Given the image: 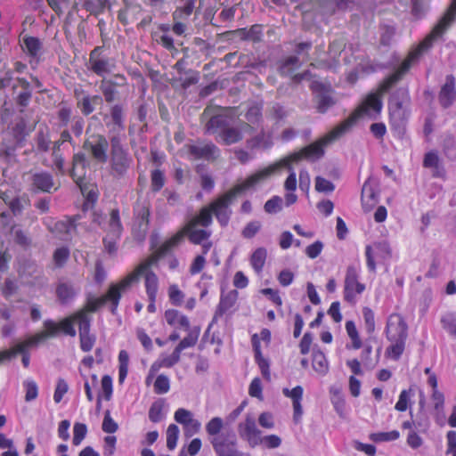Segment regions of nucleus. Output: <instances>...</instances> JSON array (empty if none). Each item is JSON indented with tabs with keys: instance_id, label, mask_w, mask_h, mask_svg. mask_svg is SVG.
I'll list each match as a JSON object with an SVG mask.
<instances>
[{
	"instance_id": "14",
	"label": "nucleus",
	"mask_w": 456,
	"mask_h": 456,
	"mask_svg": "<svg viewBox=\"0 0 456 456\" xmlns=\"http://www.w3.org/2000/svg\"><path fill=\"white\" fill-rule=\"evenodd\" d=\"M224 420L220 417L212 418L205 426L208 440L215 450V443L224 442L226 440H235L236 436L232 432L222 433Z\"/></svg>"
},
{
	"instance_id": "26",
	"label": "nucleus",
	"mask_w": 456,
	"mask_h": 456,
	"mask_svg": "<svg viewBox=\"0 0 456 456\" xmlns=\"http://www.w3.org/2000/svg\"><path fill=\"white\" fill-rule=\"evenodd\" d=\"M157 264H158V262L156 264H154V265H156ZM151 266H153V265H147V267L144 268L138 274V278L142 274H144L145 289H146V293L149 297V300L156 301L157 293H158V289H159V278L152 271L150 270V268Z\"/></svg>"
},
{
	"instance_id": "20",
	"label": "nucleus",
	"mask_w": 456,
	"mask_h": 456,
	"mask_svg": "<svg viewBox=\"0 0 456 456\" xmlns=\"http://www.w3.org/2000/svg\"><path fill=\"white\" fill-rule=\"evenodd\" d=\"M362 204L365 212L370 211L379 203L378 183L368 178L362 188Z\"/></svg>"
},
{
	"instance_id": "6",
	"label": "nucleus",
	"mask_w": 456,
	"mask_h": 456,
	"mask_svg": "<svg viewBox=\"0 0 456 456\" xmlns=\"http://www.w3.org/2000/svg\"><path fill=\"white\" fill-rule=\"evenodd\" d=\"M206 132L215 134L219 131V137L226 145L236 143L242 140L243 133H250L252 126L246 122H240L238 126H230L226 117L223 115L213 116L206 124Z\"/></svg>"
},
{
	"instance_id": "30",
	"label": "nucleus",
	"mask_w": 456,
	"mask_h": 456,
	"mask_svg": "<svg viewBox=\"0 0 456 456\" xmlns=\"http://www.w3.org/2000/svg\"><path fill=\"white\" fill-rule=\"evenodd\" d=\"M423 166L424 167L431 168L433 176L435 177H443L444 175L445 172L441 164L439 156L435 151H429L425 154Z\"/></svg>"
},
{
	"instance_id": "29",
	"label": "nucleus",
	"mask_w": 456,
	"mask_h": 456,
	"mask_svg": "<svg viewBox=\"0 0 456 456\" xmlns=\"http://www.w3.org/2000/svg\"><path fill=\"white\" fill-rule=\"evenodd\" d=\"M215 452L216 456H250L237 450V438L224 442L215 443Z\"/></svg>"
},
{
	"instance_id": "47",
	"label": "nucleus",
	"mask_w": 456,
	"mask_h": 456,
	"mask_svg": "<svg viewBox=\"0 0 456 456\" xmlns=\"http://www.w3.org/2000/svg\"><path fill=\"white\" fill-rule=\"evenodd\" d=\"M443 151L450 159H456V139L452 135H446L443 141Z\"/></svg>"
},
{
	"instance_id": "15",
	"label": "nucleus",
	"mask_w": 456,
	"mask_h": 456,
	"mask_svg": "<svg viewBox=\"0 0 456 456\" xmlns=\"http://www.w3.org/2000/svg\"><path fill=\"white\" fill-rule=\"evenodd\" d=\"M74 97L77 101V107L85 116L93 113L95 110V107L102 105L103 102L101 95H90L80 86L74 89Z\"/></svg>"
},
{
	"instance_id": "7",
	"label": "nucleus",
	"mask_w": 456,
	"mask_h": 456,
	"mask_svg": "<svg viewBox=\"0 0 456 456\" xmlns=\"http://www.w3.org/2000/svg\"><path fill=\"white\" fill-rule=\"evenodd\" d=\"M132 158L126 149L124 148L121 138L114 135L110 138V174L113 177H123L129 169Z\"/></svg>"
},
{
	"instance_id": "2",
	"label": "nucleus",
	"mask_w": 456,
	"mask_h": 456,
	"mask_svg": "<svg viewBox=\"0 0 456 456\" xmlns=\"http://www.w3.org/2000/svg\"><path fill=\"white\" fill-rule=\"evenodd\" d=\"M359 115L358 113H353L318 141L261 169L264 175L267 179L271 175L280 172L282 168L291 170V165L298 163L304 159L308 160L321 159L324 155V148L349 132L356 122Z\"/></svg>"
},
{
	"instance_id": "50",
	"label": "nucleus",
	"mask_w": 456,
	"mask_h": 456,
	"mask_svg": "<svg viewBox=\"0 0 456 456\" xmlns=\"http://www.w3.org/2000/svg\"><path fill=\"white\" fill-rule=\"evenodd\" d=\"M100 90L102 91L104 100L107 102H112L115 100L117 91L115 86L106 78H103L100 84Z\"/></svg>"
},
{
	"instance_id": "54",
	"label": "nucleus",
	"mask_w": 456,
	"mask_h": 456,
	"mask_svg": "<svg viewBox=\"0 0 456 456\" xmlns=\"http://www.w3.org/2000/svg\"><path fill=\"white\" fill-rule=\"evenodd\" d=\"M262 228L260 221L253 220L246 224L241 231V235L245 239H252Z\"/></svg>"
},
{
	"instance_id": "39",
	"label": "nucleus",
	"mask_w": 456,
	"mask_h": 456,
	"mask_svg": "<svg viewBox=\"0 0 456 456\" xmlns=\"http://www.w3.org/2000/svg\"><path fill=\"white\" fill-rule=\"evenodd\" d=\"M267 251L265 248H257L250 256V264L256 273H260L265 264Z\"/></svg>"
},
{
	"instance_id": "46",
	"label": "nucleus",
	"mask_w": 456,
	"mask_h": 456,
	"mask_svg": "<svg viewBox=\"0 0 456 456\" xmlns=\"http://www.w3.org/2000/svg\"><path fill=\"white\" fill-rule=\"evenodd\" d=\"M86 164H87V160H86L85 153H83V152L75 153L72 158V167L69 171L70 176L73 179H76V177H77V169L78 167L85 169ZM78 177H80V175H78Z\"/></svg>"
},
{
	"instance_id": "37",
	"label": "nucleus",
	"mask_w": 456,
	"mask_h": 456,
	"mask_svg": "<svg viewBox=\"0 0 456 456\" xmlns=\"http://www.w3.org/2000/svg\"><path fill=\"white\" fill-rule=\"evenodd\" d=\"M212 210L210 208V206L204 207L200 209L198 216H193L187 224H193V225H200L203 227H208L212 224L213 218H212Z\"/></svg>"
},
{
	"instance_id": "33",
	"label": "nucleus",
	"mask_w": 456,
	"mask_h": 456,
	"mask_svg": "<svg viewBox=\"0 0 456 456\" xmlns=\"http://www.w3.org/2000/svg\"><path fill=\"white\" fill-rule=\"evenodd\" d=\"M247 147L250 150H266L272 147L273 140L270 134L261 130L259 134L247 140Z\"/></svg>"
},
{
	"instance_id": "34",
	"label": "nucleus",
	"mask_w": 456,
	"mask_h": 456,
	"mask_svg": "<svg viewBox=\"0 0 456 456\" xmlns=\"http://www.w3.org/2000/svg\"><path fill=\"white\" fill-rule=\"evenodd\" d=\"M150 210L147 206H141L136 210V221L139 229L137 235L139 240H143L146 236L149 226Z\"/></svg>"
},
{
	"instance_id": "23",
	"label": "nucleus",
	"mask_w": 456,
	"mask_h": 456,
	"mask_svg": "<svg viewBox=\"0 0 456 456\" xmlns=\"http://www.w3.org/2000/svg\"><path fill=\"white\" fill-rule=\"evenodd\" d=\"M81 218V215H76L68 217L66 220L59 221L54 224L53 231L61 236L63 240H68L77 233V221Z\"/></svg>"
},
{
	"instance_id": "12",
	"label": "nucleus",
	"mask_w": 456,
	"mask_h": 456,
	"mask_svg": "<svg viewBox=\"0 0 456 456\" xmlns=\"http://www.w3.org/2000/svg\"><path fill=\"white\" fill-rule=\"evenodd\" d=\"M311 89L315 94L314 99L316 102V108L320 113H325L336 103L332 89L330 86H326L318 81H314L311 85Z\"/></svg>"
},
{
	"instance_id": "51",
	"label": "nucleus",
	"mask_w": 456,
	"mask_h": 456,
	"mask_svg": "<svg viewBox=\"0 0 456 456\" xmlns=\"http://www.w3.org/2000/svg\"><path fill=\"white\" fill-rule=\"evenodd\" d=\"M179 428L175 424H170L167 429V447L169 450H174L176 447Z\"/></svg>"
},
{
	"instance_id": "41",
	"label": "nucleus",
	"mask_w": 456,
	"mask_h": 456,
	"mask_svg": "<svg viewBox=\"0 0 456 456\" xmlns=\"http://www.w3.org/2000/svg\"><path fill=\"white\" fill-rule=\"evenodd\" d=\"M299 67V58L297 56H289L281 63L279 70L282 76H288Z\"/></svg>"
},
{
	"instance_id": "1",
	"label": "nucleus",
	"mask_w": 456,
	"mask_h": 456,
	"mask_svg": "<svg viewBox=\"0 0 456 456\" xmlns=\"http://www.w3.org/2000/svg\"><path fill=\"white\" fill-rule=\"evenodd\" d=\"M456 19V13L446 11L432 31L423 39L419 45L412 49L400 67L383 80L379 88V94H370L360 108V114L370 116L372 113L379 114L382 108L380 95L388 92L398 81L402 79L411 67L415 64L419 57L431 48L435 40L442 37L443 34L451 27Z\"/></svg>"
},
{
	"instance_id": "38",
	"label": "nucleus",
	"mask_w": 456,
	"mask_h": 456,
	"mask_svg": "<svg viewBox=\"0 0 456 456\" xmlns=\"http://www.w3.org/2000/svg\"><path fill=\"white\" fill-rule=\"evenodd\" d=\"M36 149L38 152H47L52 146L50 134L47 129H39L35 137Z\"/></svg>"
},
{
	"instance_id": "45",
	"label": "nucleus",
	"mask_w": 456,
	"mask_h": 456,
	"mask_svg": "<svg viewBox=\"0 0 456 456\" xmlns=\"http://www.w3.org/2000/svg\"><path fill=\"white\" fill-rule=\"evenodd\" d=\"M118 362V381L122 383L126 378L128 372L129 355L126 351L121 350L119 352Z\"/></svg>"
},
{
	"instance_id": "36",
	"label": "nucleus",
	"mask_w": 456,
	"mask_h": 456,
	"mask_svg": "<svg viewBox=\"0 0 456 456\" xmlns=\"http://www.w3.org/2000/svg\"><path fill=\"white\" fill-rule=\"evenodd\" d=\"M77 290L68 282H60L56 288V295L61 304H67L74 298Z\"/></svg>"
},
{
	"instance_id": "27",
	"label": "nucleus",
	"mask_w": 456,
	"mask_h": 456,
	"mask_svg": "<svg viewBox=\"0 0 456 456\" xmlns=\"http://www.w3.org/2000/svg\"><path fill=\"white\" fill-rule=\"evenodd\" d=\"M303 387L297 386L293 389L283 388L282 393L286 397L292 400L293 410H294V419L298 421L303 414V409L301 405V400L303 396Z\"/></svg>"
},
{
	"instance_id": "28",
	"label": "nucleus",
	"mask_w": 456,
	"mask_h": 456,
	"mask_svg": "<svg viewBox=\"0 0 456 456\" xmlns=\"http://www.w3.org/2000/svg\"><path fill=\"white\" fill-rule=\"evenodd\" d=\"M181 353L177 349H174L170 355H161L160 358L155 362L150 369V376L147 378V383L151 377L160 368H171L179 362Z\"/></svg>"
},
{
	"instance_id": "25",
	"label": "nucleus",
	"mask_w": 456,
	"mask_h": 456,
	"mask_svg": "<svg viewBox=\"0 0 456 456\" xmlns=\"http://www.w3.org/2000/svg\"><path fill=\"white\" fill-rule=\"evenodd\" d=\"M456 99L455 78L448 75L439 94V102L444 108L450 107Z\"/></svg>"
},
{
	"instance_id": "58",
	"label": "nucleus",
	"mask_w": 456,
	"mask_h": 456,
	"mask_svg": "<svg viewBox=\"0 0 456 456\" xmlns=\"http://www.w3.org/2000/svg\"><path fill=\"white\" fill-rule=\"evenodd\" d=\"M162 411L163 403L160 402H154L149 410L150 420L153 423L159 422L164 417Z\"/></svg>"
},
{
	"instance_id": "19",
	"label": "nucleus",
	"mask_w": 456,
	"mask_h": 456,
	"mask_svg": "<svg viewBox=\"0 0 456 456\" xmlns=\"http://www.w3.org/2000/svg\"><path fill=\"white\" fill-rule=\"evenodd\" d=\"M367 258V266L370 272L375 273L376 263L375 258L387 259L390 257L391 249L387 242H376L373 245H368L365 248Z\"/></svg>"
},
{
	"instance_id": "3",
	"label": "nucleus",
	"mask_w": 456,
	"mask_h": 456,
	"mask_svg": "<svg viewBox=\"0 0 456 456\" xmlns=\"http://www.w3.org/2000/svg\"><path fill=\"white\" fill-rule=\"evenodd\" d=\"M264 180H266V177L262 170H259L248 176L244 182L236 184L228 191L217 197L209 204L213 215H215L221 226L228 224L232 213L230 206L235 199Z\"/></svg>"
},
{
	"instance_id": "22",
	"label": "nucleus",
	"mask_w": 456,
	"mask_h": 456,
	"mask_svg": "<svg viewBox=\"0 0 456 456\" xmlns=\"http://www.w3.org/2000/svg\"><path fill=\"white\" fill-rule=\"evenodd\" d=\"M31 186L34 191L48 193L58 189V186H55L53 175L46 171L33 174L31 175Z\"/></svg>"
},
{
	"instance_id": "43",
	"label": "nucleus",
	"mask_w": 456,
	"mask_h": 456,
	"mask_svg": "<svg viewBox=\"0 0 456 456\" xmlns=\"http://www.w3.org/2000/svg\"><path fill=\"white\" fill-rule=\"evenodd\" d=\"M23 44L27 53L32 56L37 57L42 48L40 40L34 37H27L23 39Z\"/></svg>"
},
{
	"instance_id": "44",
	"label": "nucleus",
	"mask_w": 456,
	"mask_h": 456,
	"mask_svg": "<svg viewBox=\"0 0 456 456\" xmlns=\"http://www.w3.org/2000/svg\"><path fill=\"white\" fill-rule=\"evenodd\" d=\"M248 124L257 125L262 121V107L259 104L251 105L245 115Z\"/></svg>"
},
{
	"instance_id": "5",
	"label": "nucleus",
	"mask_w": 456,
	"mask_h": 456,
	"mask_svg": "<svg viewBox=\"0 0 456 456\" xmlns=\"http://www.w3.org/2000/svg\"><path fill=\"white\" fill-rule=\"evenodd\" d=\"M196 225L186 224L183 231L174 235L172 238L165 241L155 252L142 262H148L149 265H154L164 257L174 247L177 246L187 235L189 240L193 244H201L208 240L211 232L203 229H197Z\"/></svg>"
},
{
	"instance_id": "16",
	"label": "nucleus",
	"mask_w": 456,
	"mask_h": 456,
	"mask_svg": "<svg viewBox=\"0 0 456 456\" xmlns=\"http://www.w3.org/2000/svg\"><path fill=\"white\" fill-rule=\"evenodd\" d=\"M386 333L389 341L406 340L408 336L407 324L400 314H393L388 317Z\"/></svg>"
},
{
	"instance_id": "42",
	"label": "nucleus",
	"mask_w": 456,
	"mask_h": 456,
	"mask_svg": "<svg viewBox=\"0 0 456 456\" xmlns=\"http://www.w3.org/2000/svg\"><path fill=\"white\" fill-rule=\"evenodd\" d=\"M78 314V311L74 314L63 319L60 322V330H61L65 334L69 335L71 337H75L77 332L74 328V323L77 322L79 326V319L77 318Z\"/></svg>"
},
{
	"instance_id": "11",
	"label": "nucleus",
	"mask_w": 456,
	"mask_h": 456,
	"mask_svg": "<svg viewBox=\"0 0 456 456\" xmlns=\"http://www.w3.org/2000/svg\"><path fill=\"white\" fill-rule=\"evenodd\" d=\"M364 289L365 285L359 281V269L354 265H348L344 281V299L354 303Z\"/></svg>"
},
{
	"instance_id": "13",
	"label": "nucleus",
	"mask_w": 456,
	"mask_h": 456,
	"mask_svg": "<svg viewBox=\"0 0 456 456\" xmlns=\"http://www.w3.org/2000/svg\"><path fill=\"white\" fill-rule=\"evenodd\" d=\"M238 433L241 439L248 442L250 447L260 444L261 431L257 428L256 419L248 414L245 419L239 423Z\"/></svg>"
},
{
	"instance_id": "17",
	"label": "nucleus",
	"mask_w": 456,
	"mask_h": 456,
	"mask_svg": "<svg viewBox=\"0 0 456 456\" xmlns=\"http://www.w3.org/2000/svg\"><path fill=\"white\" fill-rule=\"evenodd\" d=\"M77 318L79 319V338L80 347L84 352H89L95 342V338L90 335L91 317L86 311H78Z\"/></svg>"
},
{
	"instance_id": "60",
	"label": "nucleus",
	"mask_w": 456,
	"mask_h": 456,
	"mask_svg": "<svg viewBox=\"0 0 456 456\" xmlns=\"http://www.w3.org/2000/svg\"><path fill=\"white\" fill-rule=\"evenodd\" d=\"M391 346L387 347V353L395 359H398L403 354L405 346V340H392Z\"/></svg>"
},
{
	"instance_id": "49",
	"label": "nucleus",
	"mask_w": 456,
	"mask_h": 456,
	"mask_svg": "<svg viewBox=\"0 0 456 456\" xmlns=\"http://www.w3.org/2000/svg\"><path fill=\"white\" fill-rule=\"evenodd\" d=\"M443 328L452 336L456 337V315L447 313L441 318Z\"/></svg>"
},
{
	"instance_id": "48",
	"label": "nucleus",
	"mask_w": 456,
	"mask_h": 456,
	"mask_svg": "<svg viewBox=\"0 0 456 456\" xmlns=\"http://www.w3.org/2000/svg\"><path fill=\"white\" fill-rule=\"evenodd\" d=\"M45 331L35 335V338L40 337V342L48 337H54L60 330V324L55 323L52 320H46L44 322Z\"/></svg>"
},
{
	"instance_id": "24",
	"label": "nucleus",
	"mask_w": 456,
	"mask_h": 456,
	"mask_svg": "<svg viewBox=\"0 0 456 456\" xmlns=\"http://www.w3.org/2000/svg\"><path fill=\"white\" fill-rule=\"evenodd\" d=\"M40 342V337L35 338V336L28 338L23 342L18 343L14 347L10 350H4L0 352V364L5 361L10 360L17 354H27L29 347L37 346Z\"/></svg>"
},
{
	"instance_id": "62",
	"label": "nucleus",
	"mask_w": 456,
	"mask_h": 456,
	"mask_svg": "<svg viewBox=\"0 0 456 456\" xmlns=\"http://www.w3.org/2000/svg\"><path fill=\"white\" fill-rule=\"evenodd\" d=\"M412 395V389H405L403 390L399 395L398 402L396 403L395 408L398 411H405L408 408V403L410 402L411 395Z\"/></svg>"
},
{
	"instance_id": "31",
	"label": "nucleus",
	"mask_w": 456,
	"mask_h": 456,
	"mask_svg": "<svg viewBox=\"0 0 456 456\" xmlns=\"http://www.w3.org/2000/svg\"><path fill=\"white\" fill-rule=\"evenodd\" d=\"M106 235L120 238L123 227L118 209H112L106 227L103 228Z\"/></svg>"
},
{
	"instance_id": "18",
	"label": "nucleus",
	"mask_w": 456,
	"mask_h": 456,
	"mask_svg": "<svg viewBox=\"0 0 456 456\" xmlns=\"http://www.w3.org/2000/svg\"><path fill=\"white\" fill-rule=\"evenodd\" d=\"M188 153L194 159L215 160L219 156V149L212 142H197L186 146Z\"/></svg>"
},
{
	"instance_id": "61",
	"label": "nucleus",
	"mask_w": 456,
	"mask_h": 456,
	"mask_svg": "<svg viewBox=\"0 0 456 456\" xmlns=\"http://www.w3.org/2000/svg\"><path fill=\"white\" fill-rule=\"evenodd\" d=\"M69 256V250L66 247L58 248L53 256V262L56 266L61 267Z\"/></svg>"
},
{
	"instance_id": "56",
	"label": "nucleus",
	"mask_w": 456,
	"mask_h": 456,
	"mask_svg": "<svg viewBox=\"0 0 456 456\" xmlns=\"http://www.w3.org/2000/svg\"><path fill=\"white\" fill-rule=\"evenodd\" d=\"M87 433L86 424L77 422L73 427V444L77 446L81 444Z\"/></svg>"
},
{
	"instance_id": "59",
	"label": "nucleus",
	"mask_w": 456,
	"mask_h": 456,
	"mask_svg": "<svg viewBox=\"0 0 456 456\" xmlns=\"http://www.w3.org/2000/svg\"><path fill=\"white\" fill-rule=\"evenodd\" d=\"M72 109L68 106H61L57 111V118L60 122V126H67L72 120Z\"/></svg>"
},
{
	"instance_id": "52",
	"label": "nucleus",
	"mask_w": 456,
	"mask_h": 456,
	"mask_svg": "<svg viewBox=\"0 0 456 456\" xmlns=\"http://www.w3.org/2000/svg\"><path fill=\"white\" fill-rule=\"evenodd\" d=\"M178 80L181 83V86L183 89H187L191 86L195 85L199 82V72L190 69L188 71H185L184 76L180 77Z\"/></svg>"
},
{
	"instance_id": "53",
	"label": "nucleus",
	"mask_w": 456,
	"mask_h": 456,
	"mask_svg": "<svg viewBox=\"0 0 456 456\" xmlns=\"http://www.w3.org/2000/svg\"><path fill=\"white\" fill-rule=\"evenodd\" d=\"M170 389V381L167 376L160 374L154 382V392L158 395L166 394Z\"/></svg>"
},
{
	"instance_id": "8",
	"label": "nucleus",
	"mask_w": 456,
	"mask_h": 456,
	"mask_svg": "<svg viewBox=\"0 0 456 456\" xmlns=\"http://www.w3.org/2000/svg\"><path fill=\"white\" fill-rule=\"evenodd\" d=\"M86 66L92 73L105 78L115 69L116 61L104 53L103 46H96L90 52Z\"/></svg>"
},
{
	"instance_id": "32",
	"label": "nucleus",
	"mask_w": 456,
	"mask_h": 456,
	"mask_svg": "<svg viewBox=\"0 0 456 456\" xmlns=\"http://www.w3.org/2000/svg\"><path fill=\"white\" fill-rule=\"evenodd\" d=\"M165 319L167 322L175 328H182L185 330H190V322L187 316L182 314L175 309H169L165 312Z\"/></svg>"
},
{
	"instance_id": "40",
	"label": "nucleus",
	"mask_w": 456,
	"mask_h": 456,
	"mask_svg": "<svg viewBox=\"0 0 456 456\" xmlns=\"http://www.w3.org/2000/svg\"><path fill=\"white\" fill-rule=\"evenodd\" d=\"M313 368L315 371L325 374L328 371L329 364L325 354L320 350L313 352Z\"/></svg>"
},
{
	"instance_id": "21",
	"label": "nucleus",
	"mask_w": 456,
	"mask_h": 456,
	"mask_svg": "<svg viewBox=\"0 0 456 456\" xmlns=\"http://www.w3.org/2000/svg\"><path fill=\"white\" fill-rule=\"evenodd\" d=\"M238 299V291L235 289L230 290L227 293L222 292L219 304L216 309L213 316L212 322H216L219 318L224 314H231L232 309L235 305Z\"/></svg>"
},
{
	"instance_id": "57",
	"label": "nucleus",
	"mask_w": 456,
	"mask_h": 456,
	"mask_svg": "<svg viewBox=\"0 0 456 456\" xmlns=\"http://www.w3.org/2000/svg\"><path fill=\"white\" fill-rule=\"evenodd\" d=\"M168 297L174 305H181L184 298V294L179 289L177 285L172 284L168 288Z\"/></svg>"
},
{
	"instance_id": "35",
	"label": "nucleus",
	"mask_w": 456,
	"mask_h": 456,
	"mask_svg": "<svg viewBox=\"0 0 456 456\" xmlns=\"http://www.w3.org/2000/svg\"><path fill=\"white\" fill-rule=\"evenodd\" d=\"M82 7L97 17L110 8V0H81Z\"/></svg>"
},
{
	"instance_id": "4",
	"label": "nucleus",
	"mask_w": 456,
	"mask_h": 456,
	"mask_svg": "<svg viewBox=\"0 0 456 456\" xmlns=\"http://www.w3.org/2000/svg\"><path fill=\"white\" fill-rule=\"evenodd\" d=\"M147 265H149L148 262H141L132 273L127 274L118 283L111 284L108 292L104 296L95 299H89L86 307L80 311H86V314L89 316V312H95L107 302H110V311L112 314H115L122 293L126 291L134 283L138 281V274L146 268Z\"/></svg>"
},
{
	"instance_id": "64",
	"label": "nucleus",
	"mask_w": 456,
	"mask_h": 456,
	"mask_svg": "<svg viewBox=\"0 0 456 456\" xmlns=\"http://www.w3.org/2000/svg\"><path fill=\"white\" fill-rule=\"evenodd\" d=\"M174 419L177 423L183 425V427L194 418L192 412L189 410L179 408L175 412Z\"/></svg>"
},
{
	"instance_id": "10",
	"label": "nucleus",
	"mask_w": 456,
	"mask_h": 456,
	"mask_svg": "<svg viewBox=\"0 0 456 456\" xmlns=\"http://www.w3.org/2000/svg\"><path fill=\"white\" fill-rule=\"evenodd\" d=\"M83 149L90 154L96 162L104 164L108 160L109 142L106 137L100 134H94L87 137Z\"/></svg>"
},
{
	"instance_id": "55",
	"label": "nucleus",
	"mask_w": 456,
	"mask_h": 456,
	"mask_svg": "<svg viewBox=\"0 0 456 456\" xmlns=\"http://www.w3.org/2000/svg\"><path fill=\"white\" fill-rule=\"evenodd\" d=\"M199 338L198 332L189 331L188 335L183 338L180 343L176 346L175 349H177L180 353H182L183 350L192 347L196 345Z\"/></svg>"
},
{
	"instance_id": "63",
	"label": "nucleus",
	"mask_w": 456,
	"mask_h": 456,
	"mask_svg": "<svg viewBox=\"0 0 456 456\" xmlns=\"http://www.w3.org/2000/svg\"><path fill=\"white\" fill-rule=\"evenodd\" d=\"M346 330L348 336L350 337V338L353 341V346L355 349L360 348L362 346V342L359 338L358 331L356 330V327H355L354 322H352V321L346 322Z\"/></svg>"
},
{
	"instance_id": "9",
	"label": "nucleus",
	"mask_w": 456,
	"mask_h": 456,
	"mask_svg": "<svg viewBox=\"0 0 456 456\" xmlns=\"http://www.w3.org/2000/svg\"><path fill=\"white\" fill-rule=\"evenodd\" d=\"M410 102L409 91L405 86L397 88L388 102L389 115L394 122L401 123L406 118V105Z\"/></svg>"
}]
</instances>
